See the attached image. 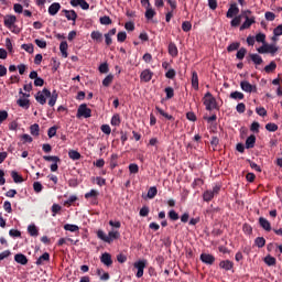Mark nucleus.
Listing matches in <instances>:
<instances>
[{"mask_svg": "<svg viewBox=\"0 0 282 282\" xmlns=\"http://www.w3.org/2000/svg\"><path fill=\"white\" fill-rule=\"evenodd\" d=\"M203 104L206 111H213V109H219L217 105V99L213 96L210 91H207L203 97Z\"/></svg>", "mask_w": 282, "mask_h": 282, "instance_id": "f257e3e1", "label": "nucleus"}, {"mask_svg": "<svg viewBox=\"0 0 282 282\" xmlns=\"http://www.w3.org/2000/svg\"><path fill=\"white\" fill-rule=\"evenodd\" d=\"M258 54H272L274 56L275 52H279V47L274 44L264 43V45L257 48Z\"/></svg>", "mask_w": 282, "mask_h": 282, "instance_id": "f03ea898", "label": "nucleus"}, {"mask_svg": "<svg viewBox=\"0 0 282 282\" xmlns=\"http://www.w3.org/2000/svg\"><path fill=\"white\" fill-rule=\"evenodd\" d=\"M50 96H52V91H50L47 88H44L43 90L39 91L35 95V100L40 105H45V102H47V98H50Z\"/></svg>", "mask_w": 282, "mask_h": 282, "instance_id": "7ed1b4c3", "label": "nucleus"}, {"mask_svg": "<svg viewBox=\"0 0 282 282\" xmlns=\"http://www.w3.org/2000/svg\"><path fill=\"white\" fill-rule=\"evenodd\" d=\"M133 265L138 270L135 274L137 279H142L144 276V268H147V260H139Z\"/></svg>", "mask_w": 282, "mask_h": 282, "instance_id": "20e7f679", "label": "nucleus"}, {"mask_svg": "<svg viewBox=\"0 0 282 282\" xmlns=\"http://www.w3.org/2000/svg\"><path fill=\"white\" fill-rule=\"evenodd\" d=\"M77 118H91V109L83 104L77 109Z\"/></svg>", "mask_w": 282, "mask_h": 282, "instance_id": "39448f33", "label": "nucleus"}, {"mask_svg": "<svg viewBox=\"0 0 282 282\" xmlns=\"http://www.w3.org/2000/svg\"><path fill=\"white\" fill-rule=\"evenodd\" d=\"M240 87H241L242 91H246L247 94H252V93L257 94V86L250 84V82H248V80H242L240 83Z\"/></svg>", "mask_w": 282, "mask_h": 282, "instance_id": "423d86ee", "label": "nucleus"}, {"mask_svg": "<svg viewBox=\"0 0 282 282\" xmlns=\"http://www.w3.org/2000/svg\"><path fill=\"white\" fill-rule=\"evenodd\" d=\"M120 239V231L118 229H111L107 235V243H113Z\"/></svg>", "mask_w": 282, "mask_h": 282, "instance_id": "0eeeda50", "label": "nucleus"}, {"mask_svg": "<svg viewBox=\"0 0 282 282\" xmlns=\"http://www.w3.org/2000/svg\"><path fill=\"white\" fill-rule=\"evenodd\" d=\"M200 261L206 263V265H213V263H215V256L210 253H202Z\"/></svg>", "mask_w": 282, "mask_h": 282, "instance_id": "6e6552de", "label": "nucleus"}, {"mask_svg": "<svg viewBox=\"0 0 282 282\" xmlns=\"http://www.w3.org/2000/svg\"><path fill=\"white\" fill-rule=\"evenodd\" d=\"M70 6H73V8H82V10H89V3H87V1L85 0H70Z\"/></svg>", "mask_w": 282, "mask_h": 282, "instance_id": "1a4fd4ad", "label": "nucleus"}, {"mask_svg": "<svg viewBox=\"0 0 282 282\" xmlns=\"http://www.w3.org/2000/svg\"><path fill=\"white\" fill-rule=\"evenodd\" d=\"M245 22L240 26V31L248 30L252 24L256 23L254 17L245 15Z\"/></svg>", "mask_w": 282, "mask_h": 282, "instance_id": "9d476101", "label": "nucleus"}, {"mask_svg": "<svg viewBox=\"0 0 282 282\" xmlns=\"http://www.w3.org/2000/svg\"><path fill=\"white\" fill-rule=\"evenodd\" d=\"M14 23H17V15H6L4 17V25L9 30H12V28H14Z\"/></svg>", "mask_w": 282, "mask_h": 282, "instance_id": "9b49d317", "label": "nucleus"}, {"mask_svg": "<svg viewBox=\"0 0 282 282\" xmlns=\"http://www.w3.org/2000/svg\"><path fill=\"white\" fill-rule=\"evenodd\" d=\"M239 14V7H237V3H234L230 6V8L227 11V19H232L234 17H237Z\"/></svg>", "mask_w": 282, "mask_h": 282, "instance_id": "f8f14e48", "label": "nucleus"}, {"mask_svg": "<svg viewBox=\"0 0 282 282\" xmlns=\"http://www.w3.org/2000/svg\"><path fill=\"white\" fill-rule=\"evenodd\" d=\"M151 78H153V72L151 69H144L140 75V79L143 83H150Z\"/></svg>", "mask_w": 282, "mask_h": 282, "instance_id": "ddd939ff", "label": "nucleus"}, {"mask_svg": "<svg viewBox=\"0 0 282 282\" xmlns=\"http://www.w3.org/2000/svg\"><path fill=\"white\" fill-rule=\"evenodd\" d=\"M61 10V3L54 2L48 7V14L51 17H56L58 14V11Z\"/></svg>", "mask_w": 282, "mask_h": 282, "instance_id": "4468645a", "label": "nucleus"}, {"mask_svg": "<svg viewBox=\"0 0 282 282\" xmlns=\"http://www.w3.org/2000/svg\"><path fill=\"white\" fill-rule=\"evenodd\" d=\"M67 21H73L76 23V19H78V14L74 10H63Z\"/></svg>", "mask_w": 282, "mask_h": 282, "instance_id": "2eb2a0df", "label": "nucleus"}, {"mask_svg": "<svg viewBox=\"0 0 282 282\" xmlns=\"http://www.w3.org/2000/svg\"><path fill=\"white\" fill-rule=\"evenodd\" d=\"M219 268H221V270H226L227 272L232 270V268H235V263L230 260H223L219 263Z\"/></svg>", "mask_w": 282, "mask_h": 282, "instance_id": "dca6fc26", "label": "nucleus"}, {"mask_svg": "<svg viewBox=\"0 0 282 282\" xmlns=\"http://www.w3.org/2000/svg\"><path fill=\"white\" fill-rule=\"evenodd\" d=\"M167 52L170 56H172L173 58H176L177 54H180V51L177 50V45H175V43L173 42L169 44Z\"/></svg>", "mask_w": 282, "mask_h": 282, "instance_id": "f3484780", "label": "nucleus"}, {"mask_svg": "<svg viewBox=\"0 0 282 282\" xmlns=\"http://www.w3.org/2000/svg\"><path fill=\"white\" fill-rule=\"evenodd\" d=\"M15 263H20V265H28V257L23 253H17L14 256Z\"/></svg>", "mask_w": 282, "mask_h": 282, "instance_id": "a211bd4d", "label": "nucleus"}, {"mask_svg": "<svg viewBox=\"0 0 282 282\" xmlns=\"http://www.w3.org/2000/svg\"><path fill=\"white\" fill-rule=\"evenodd\" d=\"M259 224H260L261 228H263V230H267V232H270V230H272V225L269 223L268 219L260 217Z\"/></svg>", "mask_w": 282, "mask_h": 282, "instance_id": "6ab92c4d", "label": "nucleus"}, {"mask_svg": "<svg viewBox=\"0 0 282 282\" xmlns=\"http://www.w3.org/2000/svg\"><path fill=\"white\" fill-rule=\"evenodd\" d=\"M246 149H254V144H257V137L251 134L246 140Z\"/></svg>", "mask_w": 282, "mask_h": 282, "instance_id": "aec40b11", "label": "nucleus"}, {"mask_svg": "<svg viewBox=\"0 0 282 282\" xmlns=\"http://www.w3.org/2000/svg\"><path fill=\"white\" fill-rule=\"evenodd\" d=\"M249 58L256 65H262L263 64V57L257 53H250Z\"/></svg>", "mask_w": 282, "mask_h": 282, "instance_id": "412c9836", "label": "nucleus"}, {"mask_svg": "<svg viewBox=\"0 0 282 282\" xmlns=\"http://www.w3.org/2000/svg\"><path fill=\"white\" fill-rule=\"evenodd\" d=\"M192 87L197 91L199 89V76L197 72L192 73Z\"/></svg>", "mask_w": 282, "mask_h": 282, "instance_id": "4be33fe9", "label": "nucleus"}, {"mask_svg": "<svg viewBox=\"0 0 282 282\" xmlns=\"http://www.w3.org/2000/svg\"><path fill=\"white\" fill-rule=\"evenodd\" d=\"M17 102L22 109H30V99L20 97Z\"/></svg>", "mask_w": 282, "mask_h": 282, "instance_id": "5701e85b", "label": "nucleus"}, {"mask_svg": "<svg viewBox=\"0 0 282 282\" xmlns=\"http://www.w3.org/2000/svg\"><path fill=\"white\" fill-rule=\"evenodd\" d=\"M28 232L31 237H39V228L34 224L28 226Z\"/></svg>", "mask_w": 282, "mask_h": 282, "instance_id": "b1692460", "label": "nucleus"}, {"mask_svg": "<svg viewBox=\"0 0 282 282\" xmlns=\"http://www.w3.org/2000/svg\"><path fill=\"white\" fill-rule=\"evenodd\" d=\"M229 98H231L232 100H243L246 96L243 95V93L236 90L229 95Z\"/></svg>", "mask_w": 282, "mask_h": 282, "instance_id": "393cba45", "label": "nucleus"}, {"mask_svg": "<svg viewBox=\"0 0 282 282\" xmlns=\"http://www.w3.org/2000/svg\"><path fill=\"white\" fill-rule=\"evenodd\" d=\"M48 98V106L54 107V105H56V100H58V93L54 90Z\"/></svg>", "mask_w": 282, "mask_h": 282, "instance_id": "a878e982", "label": "nucleus"}, {"mask_svg": "<svg viewBox=\"0 0 282 282\" xmlns=\"http://www.w3.org/2000/svg\"><path fill=\"white\" fill-rule=\"evenodd\" d=\"M214 197H215V195H214L213 191H210V189L205 191L203 194L204 202H213Z\"/></svg>", "mask_w": 282, "mask_h": 282, "instance_id": "bb28decb", "label": "nucleus"}, {"mask_svg": "<svg viewBox=\"0 0 282 282\" xmlns=\"http://www.w3.org/2000/svg\"><path fill=\"white\" fill-rule=\"evenodd\" d=\"M64 230H67L68 232H78L80 230V227L77 225L66 224L64 225Z\"/></svg>", "mask_w": 282, "mask_h": 282, "instance_id": "cd10ccee", "label": "nucleus"}, {"mask_svg": "<svg viewBox=\"0 0 282 282\" xmlns=\"http://www.w3.org/2000/svg\"><path fill=\"white\" fill-rule=\"evenodd\" d=\"M11 177L15 184H21L23 182V176L19 175L17 171L11 172Z\"/></svg>", "mask_w": 282, "mask_h": 282, "instance_id": "c85d7f7f", "label": "nucleus"}, {"mask_svg": "<svg viewBox=\"0 0 282 282\" xmlns=\"http://www.w3.org/2000/svg\"><path fill=\"white\" fill-rule=\"evenodd\" d=\"M99 193L96 189H91L90 192L85 194L86 199H90L94 202L98 197Z\"/></svg>", "mask_w": 282, "mask_h": 282, "instance_id": "c756f323", "label": "nucleus"}, {"mask_svg": "<svg viewBox=\"0 0 282 282\" xmlns=\"http://www.w3.org/2000/svg\"><path fill=\"white\" fill-rule=\"evenodd\" d=\"M241 47V43L240 42H232L231 44H229L227 46V52H237V50H239Z\"/></svg>", "mask_w": 282, "mask_h": 282, "instance_id": "7c9ffc66", "label": "nucleus"}, {"mask_svg": "<svg viewBox=\"0 0 282 282\" xmlns=\"http://www.w3.org/2000/svg\"><path fill=\"white\" fill-rule=\"evenodd\" d=\"M246 54H248V50L246 47H241L238 50L236 57L238 61H243V58H246Z\"/></svg>", "mask_w": 282, "mask_h": 282, "instance_id": "2f4dec72", "label": "nucleus"}, {"mask_svg": "<svg viewBox=\"0 0 282 282\" xmlns=\"http://www.w3.org/2000/svg\"><path fill=\"white\" fill-rule=\"evenodd\" d=\"M45 261H50V253L45 252L43 253L37 260H36V265H43Z\"/></svg>", "mask_w": 282, "mask_h": 282, "instance_id": "473e14b6", "label": "nucleus"}, {"mask_svg": "<svg viewBox=\"0 0 282 282\" xmlns=\"http://www.w3.org/2000/svg\"><path fill=\"white\" fill-rule=\"evenodd\" d=\"M158 113H160V116H163V118H166V120H175V118L169 113H166L162 108L160 107H155Z\"/></svg>", "mask_w": 282, "mask_h": 282, "instance_id": "72a5a7b5", "label": "nucleus"}, {"mask_svg": "<svg viewBox=\"0 0 282 282\" xmlns=\"http://www.w3.org/2000/svg\"><path fill=\"white\" fill-rule=\"evenodd\" d=\"M276 69V62L272 61L269 65L264 67L267 74H272Z\"/></svg>", "mask_w": 282, "mask_h": 282, "instance_id": "f704fd0d", "label": "nucleus"}, {"mask_svg": "<svg viewBox=\"0 0 282 282\" xmlns=\"http://www.w3.org/2000/svg\"><path fill=\"white\" fill-rule=\"evenodd\" d=\"M67 42H62L61 44H59V52H62V56L64 57V58H67Z\"/></svg>", "mask_w": 282, "mask_h": 282, "instance_id": "c9c22d12", "label": "nucleus"}, {"mask_svg": "<svg viewBox=\"0 0 282 282\" xmlns=\"http://www.w3.org/2000/svg\"><path fill=\"white\" fill-rule=\"evenodd\" d=\"M254 246H257V248H263L265 246V238L263 237L256 238Z\"/></svg>", "mask_w": 282, "mask_h": 282, "instance_id": "e433bc0d", "label": "nucleus"}, {"mask_svg": "<svg viewBox=\"0 0 282 282\" xmlns=\"http://www.w3.org/2000/svg\"><path fill=\"white\" fill-rule=\"evenodd\" d=\"M264 263L267 265H276V258L272 257V256H267L264 258Z\"/></svg>", "mask_w": 282, "mask_h": 282, "instance_id": "4c0bfd02", "label": "nucleus"}, {"mask_svg": "<svg viewBox=\"0 0 282 282\" xmlns=\"http://www.w3.org/2000/svg\"><path fill=\"white\" fill-rule=\"evenodd\" d=\"M164 91L166 94V100H171V98L175 96V90L173 89V87H166Z\"/></svg>", "mask_w": 282, "mask_h": 282, "instance_id": "58836bf2", "label": "nucleus"}, {"mask_svg": "<svg viewBox=\"0 0 282 282\" xmlns=\"http://www.w3.org/2000/svg\"><path fill=\"white\" fill-rule=\"evenodd\" d=\"M109 226H111V230H120L122 224L120 223V220H110Z\"/></svg>", "mask_w": 282, "mask_h": 282, "instance_id": "ea45409f", "label": "nucleus"}, {"mask_svg": "<svg viewBox=\"0 0 282 282\" xmlns=\"http://www.w3.org/2000/svg\"><path fill=\"white\" fill-rule=\"evenodd\" d=\"M22 50L29 54H34V44H22Z\"/></svg>", "mask_w": 282, "mask_h": 282, "instance_id": "a19ab883", "label": "nucleus"}, {"mask_svg": "<svg viewBox=\"0 0 282 282\" xmlns=\"http://www.w3.org/2000/svg\"><path fill=\"white\" fill-rule=\"evenodd\" d=\"M167 215L172 221H177V219H180V214H177L175 209L170 210Z\"/></svg>", "mask_w": 282, "mask_h": 282, "instance_id": "79ce46f5", "label": "nucleus"}, {"mask_svg": "<svg viewBox=\"0 0 282 282\" xmlns=\"http://www.w3.org/2000/svg\"><path fill=\"white\" fill-rule=\"evenodd\" d=\"M68 158H70V160H80V154L76 150H70L68 152Z\"/></svg>", "mask_w": 282, "mask_h": 282, "instance_id": "37998d69", "label": "nucleus"}, {"mask_svg": "<svg viewBox=\"0 0 282 282\" xmlns=\"http://www.w3.org/2000/svg\"><path fill=\"white\" fill-rule=\"evenodd\" d=\"M155 195H158V187H155V186L150 187L148 191L149 199H153L155 197Z\"/></svg>", "mask_w": 282, "mask_h": 282, "instance_id": "c03bdc74", "label": "nucleus"}, {"mask_svg": "<svg viewBox=\"0 0 282 282\" xmlns=\"http://www.w3.org/2000/svg\"><path fill=\"white\" fill-rule=\"evenodd\" d=\"M182 30L183 32H191V30H193V24L188 21H184L182 23Z\"/></svg>", "mask_w": 282, "mask_h": 282, "instance_id": "a18cd8bd", "label": "nucleus"}, {"mask_svg": "<svg viewBox=\"0 0 282 282\" xmlns=\"http://www.w3.org/2000/svg\"><path fill=\"white\" fill-rule=\"evenodd\" d=\"M231 28H238V25H241V15L235 17L231 22Z\"/></svg>", "mask_w": 282, "mask_h": 282, "instance_id": "49530a36", "label": "nucleus"}, {"mask_svg": "<svg viewBox=\"0 0 282 282\" xmlns=\"http://www.w3.org/2000/svg\"><path fill=\"white\" fill-rule=\"evenodd\" d=\"M247 162L253 171H257V173H261V166H259L257 163L252 162L250 159H247Z\"/></svg>", "mask_w": 282, "mask_h": 282, "instance_id": "de8ad7c7", "label": "nucleus"}, {"mask_svg": "<svg viewBox=\"0 0 282 282\" xmlns=\"http://www.w3.org/2000/svg\"><path fill=\"white\" fill-rule=\"evenodd\" d=\"M153 17H155V10H153L152 8H148L145 11V19H148V21H151Z\"/></svg>", "mask_w": 282, "mask_h": 282, "instance_id": "09e8293b", "label": "nucleus"}, {"mask_svg": "<svg viewBox=\"0 0 282 282\" xmlns=\"http://www.w3.org/2000/svg\"><path fill=\"white\" fill-rule=\"evenodd\" d=\"M93 41H102V33L98 32V31H94L91 34H90Z\"/></svg>", "mask_w": 282, "mask_h": 282, "instance_id": "8fccbe9b", "label": "nucleus"}, {"mask_svg": "<svg viewBox=\"0 0 282 282\" xmlns=\"http://www.w3.org/2000/svg\"><path fill=\"white\" fill-rule=\"evenodd\" d=\"M93 182H94V184H97V186H105L107 181L100 176H97V177L93 178Z\"/></svg>", "mask_w": 282, "mask_h": 282, "instance_id": "3c124183", "label": "nucleus"}, {"mask_svg": "<svg viewBox=\"0 0 282 282\" xmlns=\"http://www.w3.org/2000/svg\"><path fill=\"white\" fill-rule=\"evenodd\" d=\"M265 129L267 131L274 132V131H279V126L276 123H267Z\"/></svg>", "mask_w": 282, "mask_h": 282, "instance_id": "603ef678", "label": "nucleus"}, {"mask_svg": "<svg viewBox=\"0 0 282 282\" xmlns=\"http://www.w3.org/2000/svg\"><path fill=\"white\" fill-rule=\"evenodd\" d=\"M256 113H258V116H261L262 118H265V116H268V110H265L264 107H259L256 108Z\"/></svg>", "mask_w": 282, "mask_h": 282, "instance_id": "864d4df0", "label": "nucleus"}, {"mask_svg": "<svg viewBox=\"0 0 282 282\" xmlns=\"http://www.w3.org/2000/svg\"><path fill=\"white\" fill-rule=\"evenodd\" d=\"M40 127L37 123L30 127L31 135H39Z\"/></svg>", "mask_w": 282, "mask_h": 282, "instance_id": "5fc2aeb1", "label": "nucleus"}, {"mask_svg": "<svg viewBox=\"0 0 282 282\" xmlns=\"http://www.w3.org/2000/svg\"><path fill=\"white\" fill-rule=\"evenodd\" d=\"M110 122H111L112 127H119V124H120V115H113Z\"/></svg>", "mask_w": 282, "mask_h": 282, "instance_id": "6e6d98bb", "label": "nucleus"}, {"mask_svg": "<svg viewBox=\"0 0 282 282\" xmlns=\"http://www.w3.org/2000/svg\"><path fill=\"white\" fill-rule=\"evenodd\" d=\"M35 45H37V47H40L41 50H45V47H47V42H45L44 40L36 39Z\"/></svg>", "mask_w": 282, "mask_h": 282, "instance_id": "4d7b16f0", "label": "nucleus"}, {"mask_svg": "<svg viewBox=\"0 0 282 282\" xmlns=\"http://www.w3.org/2000/svg\"><path fill=\"white\" fill-rule=\"evenodd\" d=\"M117 41L119 43H124V41H127V32H119L117 34Z\"/></svg>", "mask_w": 282, "mask_h": 282, "instance_id": "13d9d810", "label": "nucleus"}, {"mask_svg": "<svg viewBox=\"0 0 282 282\" xmlns=\"http://www.w3.org/2000/svg\"><path fill=\"white\" fill-rule=\"evenodd\" d=\"M254 39H256L257 43H263V45L265 44V34L264 33H258Z\"/></svg>", "mask_w": 282, "mask_h": 282, "instance_id": "bf43d9fd", "label": "nucleus"}, {"mask_svg": "<svg viewBox=\"0 0 282 282\" xmlns=\"http://www.w3.org/2000/svg\"><path fill=\"white\" fill-rule=\"evenodd\" d=\"M129 171L130 173H133L135 175L137 173H139L140 166H138V164L135 163H132L129 165Z\"/></svg>", "mask_w": 282, "mask_h": 282, "instance_id": "052dcab7", "label": "nucleus"}, {"mask_svg": "<svg viewBox=\"0 0 282 282\" xmlns=\"http://www.w3.org/2000/svg\"><path fill=\"white\" fill-rule=\"evenodd\" d=\"M118 155L117 154H112L111 155V161H110V169H116V166H118Z\"/></svg>", "mask_w": 282, "mask_h": 282, "instance_id": "680f3d73", "label": "nucleus"}, {"mask_svg": "<svg viewBox=\"0 0 282 282\" xmlns=\"http://www.w3.org/2000/svg\"><path fill=\"white\" fill-rule=\"evenodd\" d=\"M236 110L238 113H246V104L240 102L236 106Z\"/></svg>", "mask_w": 282, "mask_h": 282, "instance_id": "e2e57ef3", "label": "nucleus"}, {"mask_svg": "<svg viewBox=\"0 0 282 282\" xmlns=\"http://www.w3.org/2000/svg\"><path fill=\"white\" fill-rule=\"evenodd\" d=\"M264 18L267 19V21H274L276 19V15L274 14V12L267 11L264 13Z\"/></svg>", "mask_w": 282, "mask_h": 282, "instance_id": "0e129e2a", "label": "nucleus"}, {"mask_svg": "<svg viewBox=\"0 0 282 282\" xmlns=\"http://www.w3.org/2000/svg\"><path fill=\"white\" fill-rule=\"evenodd\" d=\"M61 210H62L61 205H58V204H53V206H52L53 217H56V214H57V213H61Z\"/></svg>", "mask_w": 282, "mask_h": 282, "instance_id": "69168bd1", "label": "nucleus"}, {"mask_svg": "<svg viewBox=\"0 0 282 282\" xmlns=\"http://www.w3.org/2000/svg\"><path fill=\"white\" fill-rule=\"evenodd\" d=\"M3 209L6 210V213H12V203H10L9 200H6L3 203Z\"/></svg>", "mask_w": 282, "mask_h": 282, "instance_id": "338daca9", "label": "nucleus"}, {"mask_svg": "<svg viewBox=\"0 0 282 282\" xmlns=\"http://www.w3.org/2000/svg\"><path fill=\"white\" fill-rule=\"evenodd\" d=\"M274 36H282V24H279L274 30H273Z\"/></svg>", "mask_w": 282, "mask_h": 282, "instance_id": "774afa93", "label": "nucleus"}]
</instances>
